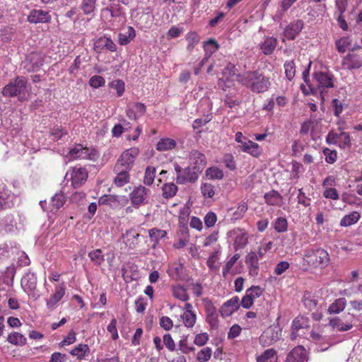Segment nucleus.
Wrapping results in <instances>:
<instances>
[{
	"mask_svg": "<svg viewBox=\"0 0 362 362\" xmlns=\"http://www.w3.org/2000/svg\"><path fill=\"white\" fill-rule=\"evenodd\" d=\"M88 257L96 265L100 266L104 262V255L100 249H95L88 252Z\"/></svg>",
	"mask_w": 362,
	"mask_h": 362,
	"instance_id": "obj_49",
	"label": "nucleus"
},
{
	"mask_svg": "<svg viewBox=\"0 0 362 362\" xmlns=\"http://www.w3.org/2000/svg\"><path fill=\"white\" fill-rule=\"evenodd\" d=\"M105 81L101 76L95 75L89 80V85L93 88H98L105 85Z\"/></svg>",
	"mask_w": 362,
	"mask_h": 362,
	"instance_id": "obj_64",
	"label": "nucleus"
},
{
	"mask_svg": "<svg viewBox=\"0 0 362 362\" xmlns=\"http://www.w3.org/2000/svg\"><path fill=\"white\" fill-rule=\"evenodd\" d=\"M351 40L349 37H342L336 42V49L339 52L344 53L351 45Z\"/></svg>",
	"mask_w": 362,
	"mask_h": 362,
	"instance_id": "obj_55",
	"label": "nucleus"
},
{
	"mask_svg": "<svg viewBox=\"0 0 362 362\" xmlns=\"http://www.w3.org/2000/svg\"><path fill=\"white\" fill-rule=\"evenodd\" d=\"M186 40L187 41V48L188 50L191 51L198 44L199 38L196 33L192 32L187 34Z\"/></svg>",
	"mask_w": 362,
	"mask_h": 362,
	"instance_id": "obj_62",
	"label": "nucleus"
},
{
	"mask_svg": "<svg viewBox=\"0 0 362 362\" xmlns=\"http://www.w3.org/2000/svg\"><path fill=\"white\" fill-rule=\"evenodd\" d=\"M306 351L303 346L295 347L287 356L286 362H306Z\"/></svg>",
	"mask_w": 362,
	"mask_h": 362,
	"instance_id": "obj_26",
	"label": "nucleus"
},
{
	"mask_svg": "<svg viewBox=\"0 0 362 362\" xmlns=\"http://www.w3.org/2000/svg\"><path fill=\"white\" fill-rule=\"evenodd\" d=\"M90 349L88 344H79L70 351V354L78 360H83L90 354Z\"/></svg>",
	"mask_w": 362,
	"mask_h": 362,
	"instance_id": "obj_32",
	"label": "nucleus"
},
{
	"mask_svg": "<svg viewBox=\"0 0 362 362\" xmlns=\"http://www.w3.org/2000/svg\"><path fill=\"white\" fill-rule=\"evenodd\" d=\"M103 48H106L110 52H115L117 45L110 37L103 36L98 39L95 42V49L99 51Z\"/></svg>",
	"mask_w": 362,
	"mask_h": 362,
	"instance_id": "obj_31",
	"label": "nucleus"
},
{
	"mask_svg": "<svg viewBox=\"0 0 362 362\" xmlns=\"http://www.w3.org/2000/svg\"><path fill=\"white\" fill-rule=\"evenodd\" d=\"M180 317L182 320L184 325L187 328H192L194 326L197 321L196 313H183Z\"/></svg>",
	"mask_w": 362,
	"mask_h": 362,
	"instance_id": "obj_52",
	"label": "nucleus"
},
{
	"mask_svg": "<svg viewBox=\"0 0 362 362\" xmlns=\"http://www.w3.org/2000/svg\"><path fill=\"white\" fill-rule=\"evenodd\" d=\"M101 18L115 25V23H124L125 16L122 7L119 4L112 3L100 11Z\"/></svg>",
	"mask_w": 362,
	"mask_h": 362,
	"instance_id": "obj_5",
	"label": "nucleus"
},
{
	"mask_svg": "<svg viewBox=\"0 0 362 362\" xmlns=\"http://www.w3.org/2000/svg\"><path fill=\"white\" fill-rule=\"evenodd\" d=\"M319 88H332L334 86L333 76L329 72H317L314 75Z\"/></svg>",
	"mask_w": 362,
	"mask_h": 362,
	"instance_id": "obj_25",
	"label": "nucleus"
},
{
	"mask_svg": "<svg viewBox=\"0 0 362 362\" xmlns=\"http://www.w3.org/2000/svg\"><path fill=\"white\" fill-rule=\"evenodd\" d=\"M156 168L153 166H148L145 170L144 182L146 185H151L154 181L156 176Z\"/></svg>",
	"mask_w": 362,
	"mask_h": 362,
	"instance_id": "obj_54",
	"label": "nucleus"
},
{
	"mask_svg": "<svg viewBox=\"0 0 362 362\" xmlns=\"http://www.w3.org/2000/svg\"><path fill=\"white\" fill-rule=\"evenodd\" d=\"M329 262L327 252L323 249L309 248L305 250L303 255V265L309 267H324Z\"/></svg>",
	"mask_w": 362,
	"mask_h": 362,
	"instance_id": "obj_2",
	"label": "nucleus"
},
{
	"mask_svg": "<svg viewBox=\"0 0 362 362\" xmlns=\"http://www.w3.org/2000/svg\"><path fill=\"white\" fill-rule=\"evenodd\" d=\"M88 171L85 168L76 166L71 168L66 174L67 180H71L74 188L81 187L88 178Z\"/></svg>",
	"mask_w": 362,
	"mask_h": 362,
	"instance_id": "obj_9",
	"label": "nucleus"
},
{
	"mask_svg": "<svg viewBox=\"0 0 362 362\" xmlns=\"http://www.w3.org/2000/svg\"><path fill=\"white\" fill-rule=\"evenodd\" d=\"M220 254V247H218L209 255L206 264L211 270H216L218 268L217 262L219 259Z\"/></svg>",
	"mask_w": 362,
	"mask_h": 362,
	"instance_id": "obj_47",
	"label": "nucleus"
},
{
	"mask_svg": "<svg viewBox=\"0 0 362 362\" xmlns=\"http://www.w3.org/2000/svg\"><path fill=\"white\" fill-rule=\"evenodd\" d=\"M211 349L205 347L198 352L197 359L199 362H207L211 358Z\"/></svg>",
	"mask_w": 362,
	"mask_h": 362,
	"instance_id": "obj_59",
	"label": "nucleus"
},
{
	"mask_svg": "<svg viewBox=\"0 0 362 362\" xmlns=\"http://www.w3.org/2000/svg\"><path fill=\"white\" fill-rule=\"evenodd\" d=\"M66 286L64 283L57 285L54 288V293L49 299L46 300V305L49 310H53L56 308L58 303L65 294Z\"/></svg>",
	"mask_w": 362,
	"mask_h": 362,
	"instance_id": "obj_15",
	"label": "nucleus"
},
{
	"mask_svg": "<svg viewBox=\"0 0 362 362\" xmlns=\"http://www.w3.org/2000/svg\"><path fill=\"white\" fill-rule=\"evenodd\" d=\"M303 28V22L296 20L291 22L284 30V37L288 40H293L300 33Z\"/></svg>",
	"mask_w": 362,
	"mask_h": 362,
	"instance_id": "obj_22",
	"label": "nucleus"
},
{
	"mask_svg": "<svg viewBox=\"0 0 362 362\" xmlns=\"http://www.w3.org/2000/svg\"><path fill=\"white\" fill-rule=\"evenodd\" d=\"M247 209L248 207L246 203L239 204L235 211L233 214L231 220L235 221L241 219L247 211Z\"/></svg>",
	"mask_w": 362,
	"mask_h": 362,
	"instance_id": "obj_57",
	"label": "nucleus"
},
{
	"mask_svg": "<svg viewBox=\"0 0 362 362\" xmlns=\"http://www.w3.org/2000/svg\"><path fill=\"white\" fill-rule=\"evenodd\" d=\"M96 0H83L81 8L86 15L90 14L95 9Z\"/></svg>",
	"mask_w": 362,
	"mask_h": 362,
	"instance_id": "obj_53",
	"label": "nucleus"
},
{
	"mask_svg": "<svg viewBox=\"0 0 362 362\" xmlns=\"http://www.w3.org/2000/svg\"><path fill=\"white\" fill-rule=\"evenodd\" d=\"M277 39L274 37H267L264 41L259 45L260 49L265 55H270L273 53L277 45Z\"/></svg>",
	"mask_w": 362,
	"mask_h": 362,
	"instance_id": "obj_30",
	"label": "nucleus"
},
{
	"mask_svg": "<svg viewBox=\"0 0 362 362\" xmlns=\"http://www.w3.org/2000/svg\"><path fill=\"white\" fill-rule=\"evenodd\" d=\"M243 152L247 153L255 158H258L262 154V150L259 145L247 139H244L242 145H239Z\"/></svg>",
	"mask_w": 362,
	"mask_h": 362,
	"instance_id": "obj_21",
	"label": "nucleus"
},
{
	"mask_svg": "<svg viewBox=\"0 0 362 362\" xmlns=\"http://www.w3.org/2000/svg\"><path fill=\"white\" fill-rule=\"evenodd\" d=\"M239 76H243V74H236L235 65L228 63L222 71L221 76L218 80V85L223 90H226L232 87L235 81H238Z\"/></svg>",
	"mask_w": 362,
	"mask_h": 362,
	"instance_id": "obj_7",
	"label": "nucleus"
},
{
	"mask_svg": "<svg viewBox=\"0 0 362 362\" xmlns=\"http://www.w3.org/2000/svg\"><path fill=\"white\" fill-rule=\"evenodd\" d=\"M176 141L170 138H163L159 140L156 145V149L159 151H170L175 148Z\"/></svg>",
	"mask_w": 362,
	"mask_h": 362,
	"instance_id": "obj_40",
	"label": "nucleus"
},
{
	"mask_svg": "<svg viewBox=\"0 0 362 362\" xmlns=\"http://www.w3.org/2000/svg\"><path fill=\"white\" fill-rule=\"evenodd\" d=\"M146 112V107L144 103H134L129 104L127 107L126 115L130 119L136 120L144 115Z\"/></svg>",
	"mask_w": 362,
	"mask_h": 362,
	"instance_id": "obj_17",
	"label": "nucleus"
},
{
	"mask_svg": "<svg viewBox=\"0 0 362 362\" xmlns=\"http://www.w3.org/2000/svg\"><path fill=\"white\" fill-rule=\"evenodd\" d=\"M139 237V233H137L136 230L133 228L127 230L122 235L123 243L129 249H134L138 245Z\"/></svg>",
	"mask_w": 362,
	"mask_h": 362,
	"instance_id": "obj_24",
	"label": "nucleus"
},
{
	"mask_svg": "<svg viewBox=\"0 0 362 362\" xmlns=\"http://www.w3.org/2000/svg\"><path fill=\"white\" fill-rule=\"evenodd\" d=\"M111 88L115 89L117 91V96L120 97L124 92V83L119 79L112 81L109 84Z\"/></svg>",
	"mask_w": 362,
	"mask_h": 362,
	"instance_id": "obj_63",
	"label": "nucleus"
},
{
	"mask_svg": "<svg viewBox=\"0 0 362 362\" xmlns=\"http://www.w3.org/2000/svg\"><path fill=\"white\" fill-rule=\"evenodd\" d=\"M339 133L330 131L326 137V141L328 144L337 145L340 148H349L351 146L350 134L348 132H343L345 129V123L343 121L337 122Z\"/></svg>",
	"mask_w": 362,
	"mask_h": 362,
	"instance_id": "obj_3",
	"label": "nucleus"
},
{
	"mask_svg": "<svg viewBox=\"0 0 362 362\" xmlns=\"http://www.w3.org/2000/svg\"><path fill=\"white\" fill-rule=\"evenodd\" d=\"M14 199H16V197L6 189L5 185H0V210L13 206Z\"/></svg>",
	"mask_w": 362,
	"mask_h": 362,
	"instance_id": "obj_20",
	"label": "nucleus"
},
{
	"mask_svg": "<svg viewBox=\"0 0 362 362\" xmlns=\"http://www.w3.org/2000/svg\"><path fill=\"white\" fill-rule=\"evenodd\" d=\"M264 197L265 202L271 206H281L282 203V196L275 190H271L267 192Z\"/></svg>",
	"mask_w": 362,
	"mask_h": 362,
	"instance_id": "obj_33",
	"label": "nucleus"
},
{
	"mask_svg": "<svg viewBox=\"0 0 362 362\" xmlns=\"http://www.w3.org/2000/svg\"><path fill=\"white\" fill-rule=\"evenodd\" d=\"M309 327L308 319L303 317H297L292 323V331L291 339L294 340L298 336V332L300 329H305Z\"/></svg>",
	"mask_w": 362,
	"mask_h": 362,
	"instance_id": "obj_29",
	"label": "nucleus"
},
{
	"mask_svg": "<svg viewBox=\"0 0 362 362\" xmlns=\"http://www.w3.org/2000/svg\"><path fill=\"white\" fill-rule=\"evenodd\" d=\"M361 215L358 211H353L344 216L340 221V226L343 227L350 226L356 223L360 218Z\"/></svg>",
	"mask_w": 362,
	"mask_h": 362,
	"instance_id": "obj_44",
	"label": "nucleus"
},
{
	"mask_svg": "<svg viewBox=\"0 0 362 362\" xmlns=\"http://www.w3.org/2000/svg\"><path fill=\"white\" fill-rule=\"evenodd\" d=\"M182 270L183 267L181 264L174 263L168 268V274L172 279L177 280L181 278Z\"/></svg>",
	"mask_w": 362,
	"mask_h": 362,
	"instance_id": "obj_48",
	"label": "nucleus"
},
{
	"mask_svg": "<svg viewBox=\"0 0 362 362\" xmlns=\"http://www.w3.org/2000/svg\"><path fill=\"white\" fill-rule=\"evenodd\" d=\"M99 204H105L111 208H117L119 206V197L116 195H104L99 199Z\"/></svg>",
	"mask_w": 362,
	"mask_h": 362,
	"instance_id": "obj_45",
	"label": "nucleus"
},
{
	"mask_svg": "<svg viewBox=\"0 0 362 362\" xmlns=\"http://www.w3.org/2000/svg\"><path fill=\"white\" fill-rule=\"evenodd\" d=\"M219 46L218 43L214 40H209L205 42L204 49L206 55L211 56L215 52L217 51Z\"/></svg>",
	"mask_w": 362,
	"mask_h": 362,
	"instance_id": "obj_60",
	"label": "nucleus"
},
{
	"mask_svg": "<svg viewBox=\"0 0 362 362\" xmlns=\"http://www.w3.org/2000/svg\"><path fill=\"white\" fill-rule=\"evenodd\" d=\"M342 66L347 69H358L362 66V58L356 54L349 53L343 59Z\"/></svg>",
	"mask_w": 362,
	"mask_h": 362,
	"instance_id": "obj_23",
	"label": "nucleus"
},
{
	"mask_svg": "<svg viewBox=\"0 0 362 362\" xmlns=\"http://www.w3.org/2000/svg\"><path fill=\"white\" fill-rule=\"evenodd\" d=\"M65 203V196L62 192L56 193L50 201V211H57Z\"/></svg>",
	"mask_w": 362,
	"mask_h": 362,
	"instance_id": "obj_39",
	"label": "nucleus"
},
{
	"mask_svg": "<svg viewBox=\"0 0 362 362\" xmlns=\"http://www.w3.org/2000/svg\"><path fill=\"white\" fill-rule=\"evenodd\" d=\"M115 171L117 174L116 177L114 179V182L117 187H122L127 184L129 182V171L123 170L122 169H119L115 168Z\"/></svg>",
	"mask_w": 362,
	"mask_h": 362,
	"instance_id": "obj_34",
	"label": "nucleus"
},
{
	"mask_svg": "<svg viewBox=\"0 0 362 362\" xmlns=\"http://www.w3.org/2000/svg\"><path fill=\"white\" fill-rule=\"evenodd\" d=\"M139 154V149L137 147H132L124 151L119 157L115 168L130 171L132 168L136 158Z\"/></svg>",
	"mask_w": 362,
	"mask_h": 362,
	"instance_id": "obj_8",
	"label": "nucleus"
},
{
	"mask_svg": "<svg viewBox=\"0 0 362 362\" xmlns=\"http://www.w3.org/2000/svg\"><path fill=\"white\" fill-rule=\"evenodd\" d=\"M274 228L278 233H283L287 230V220L283 217L277 218L274 223Z\"/></svg>",
	"mask_w": 362,
	"mask_h": 362,
	"instance_id": "obj_58",
	"label": "nucleus"
},
{
	"mask_svg": "<svg viewBox=\"0 0 362 362\" xmlns=\"http://www.w3.org/2000/svg\"><path fill=\"white\" fill-rule=\"evenodd\" d=\"M28 92V81L23 76H18L14 81L4 86L2 95L6 97L19 96V99H24L25 94Z\"/></svg>",
	"mask_w": 362,
	"mask_h": 362,
	"instance_id": "obj_4",
	"label": "nucleus"
},
{
	"mask_svg": "<svg viewBox=\"0 0 362 362\" xmlns=\"http://www.w3.org/2000/svg\"><path fill=\"white\" fill-rule=\"evenodd\" d=\"M189 165L197 172H202L206 165V159L204 154L197 150H192L189 156Z\"/></svg>",
	"mask_w": 362,
	"mask_h": 362,
	"instance_id": "obj_13",
	"label": "nucleus"
},
{
	"mask_svg": "<svg viewBox=\"0 0 362 362\" xmlns=\"http://www.w3.org/2000/svg\"><path fill=\"white\" fill-rule=\"evenodd\" d=\"M66 157L69 160L74 159H88L94 161L98 158L99 153L93 148H87L81 144H76L69 150Z\"/></svg>",
	"mask_w": 362,
	"mask_h": 362,
	"instance_id": "obj_6",
	"label": "nucleus"
},
{
	"mask_svg": "<svg viewBox=\"0 0 362 362\" xmlns=\"http://www.w3.org/2000/svg\"><path fill=\"white\" fill-rule=\"evenodd\" d=\"M257 362H276V352L274 349H267L257 356Z\"/></svg>",
	"mask_w": 362,
	"mask_h": 362,
	"instance_id": "obj_50",
	"label": "nucleus"
},
{
	"mask_svg": "<svg viewBox=\"0 0 362 362\" xmlns=\"http://www.w3.org/2000/svg\"><path fill=\"white\" fill-rule=\"evenodd\" d=\"M150 190L142 185L134 188L129 194V199L134 207L138 209L148 203Z\"/></svg>",
	"mask_w": 362,
	"mask_h": 362,
	"instance_id": "obj_10",
	"label": "nucleus"
},
{
	"mask_svg": "<svg viewBox=\"0 0 362 362\" xmlns=\"http://www.w3.org/2000/svg\"><path fill=\"white\" fill-rule=\"evenodd\" d=\"M162 192L163 197L170 199L176 194L177 187L173 182L165 183L162 187Z\"/></svg>",
	"mask_w": 362,
	"mask_h": 362,
	"instance_id": "obj_46",
	"label": "nucleus"
},
{
	"mask_svg": "<svg viewBox=\"0 0 362 362\" xmlns=\"http://www.w3.org/2000/svg\"><path fill=\"white\" fill-rule=\"evenodd\" d=\"M206 176L210 180H221L223 172L218 167H210L206 170Z\"/></svg>",
	"mask_w": 362,
	"mask_h": 362,
	"instance_id": "obj_51",
	"label": "nucleus"
},
{
	"mask_svg": "<svg viewBox=\"0 0 362 362\" xmlns=\"http://www.w3.org/2000/svg\"><path fill=\"white\" fill-rule=\"evenodd\" d=\"M36 286L37 276L34 273H28L21 279V286L28 293L33 292L35 289Z\"/></svg>",
	"mask_w": 362,
	"mask_h": 362,
	"instance_id": "obj_28",
	"label": "nucleus"
},
{
	"mask_svg": "<svg viewBox=\"0 0 362 362\" xmlns=\"http://www.w3.org/2000/svg\"><path fill=\"white\" fill-rule=\"evenodd\" d=\"M206 320L212 329H216L218 327V314L216 308L211 302L205 304Z\"/></svg>",
	"mask_w": 362,
	"mask_h": 362,
	"instance_id": "obj_18",
	"label": "nucleus"
},
{
	"mask_svg": "<svg viewBox=\"0 0 362 362\" xmlns=\"http://www.w3.org/2000/svg\"><path fill=\"white\" fill-rule=\"evenodd\" d=\"M153 21V16L150 13H142L139 18V24L141 28H151Z\"/></svg>",
	"mask_w": 362,
	"mask_h": 362,
	"instance_id": "obj_56",
	"label": "nucleus"
},
{
	"mask_svg": "<svg viewBox=\"0 0 362 362\" xmlns=\"http://www.w3.org/2000/svg\"><path fill=\"white\" fill-rule=\"evenodd\" d=\"M43 63V57L40 53L32 52L23 62L24 69L28 72L37 71Z\"/></svg>",
	"mask_w": 362,
	"mask_h": 362,
	"instance_id": "obj_12",
	"label": "nucleus"
},
{
	"mask_svg": "<svg viewBox=\"0 0 362 362\" xmlns=\"http://www.w3.org/2000/svg\"><path fill=\"white\" fill-rule=\"evenodd\" d=\"M201 192L204 198H212L215 194L214 186L209 183H203Z\"/></svg>",
	"mask_w": 362,
	"mask_h": 362,
	"instance_id": "obj_61",
	"label": "nucleus"
},
{
	"mask_svg": "<svg viewBox=\"0 0 362 362\" xmlns=\"http://www.w3.org/2000/svg\"><path fill=\"white\" fill-rule=\"evenodd\" d=\"M245 264L248 269V274L255 277L259 273V257L256 252H250L245 257Z\"/></svg>",
	"mask_w": 362,
	"mask_h": 362,
	"instance_id": "obj_19",
	"label": "nucleus"
},
{
	"mask_svg": "<svg viewBox=\"0 0 362 362\" xmlns=\"http://www.w3.org/2000/svg\"><path fill=\"white\" fill-rule=\"evenodd\" d=\"M238 82L248 87L252 92L264 93L270 86L269 78L262 75L259 71H247L238 77Z\"/></svg>",
	"mask_w": 362,
	"mask_h": 362,
	"instance_id": "obj_1",
	"label": "nucleus"
},
{
	"mask_svg": "<svg viewBox=\"0 0 362 362\" xmlns=\"http://www.w3.org/2000/svg\"><path fill=\"white\" fill-rule=\"evenodd\" d=\"M50 18L49 13L42 10H33L28 16V21L33 23H46Z\"/></svg>",
	"mask_w": 362,
	"mask_h": 362,
	"instance_id": "obj_27",
	"label": "nucleus"
},
{
	"mask_svg": "<svg viewBox=\"0 0 362 362\" xmlns=\"http://www.w3.org/2000/svg\"><path fill=\"white\" fill-rule=\"evenodd\" d=\"M174 168H175V172L177 173L176 182L178 184H184V183H185L187 181L193 182V181H194L197 178V175L194 177H186L185 174L187 170H189V169L187 168V169H185L183 170L182 169V168L177 163H175L174 164Z\"/></svg>",
	"mask_w": 362,
	"mask_h": 362,
	"instance_id": "obj_36",
	"label": "nucleus"
},
{
	"mask_svg": "<svg viewBox=\"0 0 362 362\" xmlns=\"http://www.w3.org/2000/svg\"><path fill=\"white\" fill-rule=\"evenodd\" d=\"M330 326L338 332H346L353 327L351 322L344 323L341 319L334 317L329 320Z\"/></svg>",
	"mask_w": 362,
	"mask_h": 362,
	"instance_id": "obj_35",
	"label": "nucleus"
},
{
	"mask_svg": "<svg viewBox=\"0 0 362 362\" xmlns=\"http://www.w3.org/2000/svg\"><path fill=\"white\" fill-rule=\"evenodd\" d=\"M240 300L238 296H233L225 302L220 308V313L223 317L232 315L240 307Z\"/></svg>",
	"mask_w": 362,
	"mask_h": 362,
	"instance_id": "obj_16",
	"label": "nucleus"
},
{
	"mask_svg": "<svg viewBox=\"0 0 362 362\" xmlns=\"http://www.w3.org/2000/svg\"><path fill=\"white\" fill-rule=\"evenodd\" d=\"M149 237L151 240L153 242V247H155L159 243L160 240L165 238L167 235V233L164 230L158 228H151L148 230Z\"/></svg>",
	"mask_w": 362,
	"mask_h": 362,
	"instance_id": "obj_43",
	"label": "nucleus"
},
{
	"mask_svg": "<svg viewBox=\"0 0 362 362\" xmlns=\"http://www.w3.org/2000/svg\"><path fill=\"white\" fill-rule=\"evenodd\" d=\"M135 37V30L132 26H129L127 31L119 34L118 42L121 45H126L129 44Z\"/></svg>",
	"mask_w": 362,
	"mask_h": 362,
	"instance_id": "obj_38",
	"label": "nucleus"
},
{
	"mask_svg": "<svg viewBox=\"0 0 362 362\" xmlns=\"http://www.w3.org/2000/svg\"><path fill=\"white\" fill-rule=\"evenodd\" d=\"M346 305V300L344 298H339L332 303L328 308L329 314H337L343 311Z\"/></svg>",
	"mask_w": 362,
	"mask_h": 362,
	"instance_id": "obj_41",
	"label": "nucleus"
},
{
	"mask_svg": "<svg viewBox=\"0 0 362 362\" xmlns=\"http://www.w3.org/2000/svg\"><path fill=\"white\" fill-rule=\"evenodd\" d=\"M263 291V288L259 286H252L247 289L245 296L241 300V306L245 309L251 308L254 303V300L260 297Z\"/></svg>",
	"mask_w": 362,
	"mask_h": 362,
	"instance_id": "obj_11",
	"label": "nucleus"
},
{
	"mask_svg": "<svg viewBox=\"0 0 362 362\" xmlns=\"http://www.w3.org/2000/svg\"><path fill=\"white\" fill-rule=\"evenodd\" d=\"M7 341L15 346H24L27 342L26 337L17 332H13L8 334L6 339Z\"/></svg>",
	"mask_w": 362,
	"mask_h": 362,
	"instance_id": "obj_37",
	"label": "nucleus"
},
{
	"mask_svg": "<svg viewBox=\"0 0 362 362\" xmlns=\"http://www.w3.org/2000/svg\"><path fill=\"white\" fill-rule=\"evenodd\" d=\"M173 296L181 301H187L189 300V294L187 289L181 285H175L172 287Z\"/></svg>",
	"mask_w": 362,
	"mask_h": 362,
	"instance_id": "obj_42",
	"label": "nucleus"
},
{
	"mask_svg": "<svg viewBox=\"0 0 362 362\" xmlns=\"http://www.w3.org/2000/svg\"><path fill=\"white\" fill-rule=\"evenodd\" d=\"M228 234L233 240L236 250L243 248L247 244L248 235L245 230L239 228H235Z\"/></svg>",
	"mask_w": 362,
	"mask_h": 362,
	"instance_id": "obj_14",
	"label": "nucleus"
}]
</instances>
